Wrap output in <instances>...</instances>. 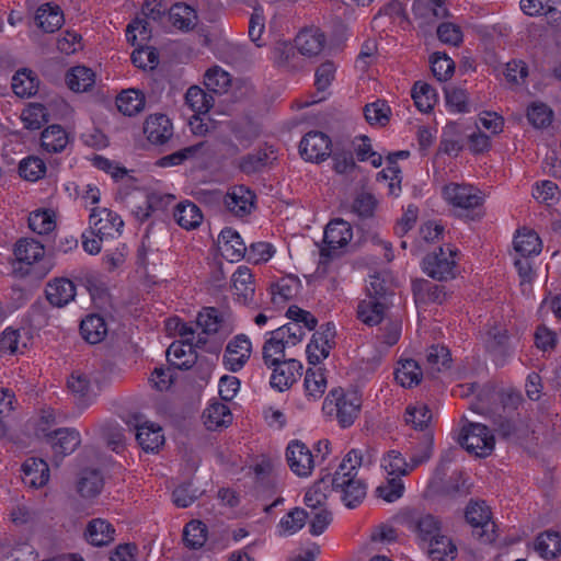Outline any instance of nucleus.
I'll use <instances>...</instances> for the list:
<instances>
[{
  "instance_id": "f257e3e1",
  "label": "nucleus",
  "mask_w": 561,
  "mask_h": 561,
  "mask_svg": "<svg viewBox=\"0 0 561 561\" xmlns=\"http://www.w3.org/2000/svg\"><path fill=\"white\" fill-rule=\"evenodd\" d=\"M362 400L356 392H344L341 388L332 389L324 399L322 411L334 416L341 427H350L358 417Z\"/></svg>"
},
{
  "instance_id": "f03ea898",
  "label": "nucleus",
  "mask_w": 561,
  "mask_h": 561,
  "mask_svg": "<svg viewBox=\"0 0 561 561\" xmlns=\"http://www.w3.org/2000/svg\"><path fill=\"white\" fill-rule=\"evenodd\" d=\"M14 256L20 264L26 265L24 271L20 267L22 275L33 273L36 277H43L53 267L51 262L45 259L44 245L35 239H20L14 248Z\"/></svg>"
},
{
  "instance_id": "7ed1b4c3",
  "label": "nucleus",
  "mask_w": 561,
  "mask_h": 561,
  "mask_svg": "<svg viewBox=\"0 0 561 561\" xmlns=\"http://www.w3.org/2000/svg\"><path fill=\"white\" fill-rule=\"evenodd\" d=\"M353 238L351 225L343 219L331 220L324 230V247L320 250L319 270L323 267L330 260L340 255V249L346 247Z\"/></svg>"
},
{
  "instance_id": "20e7f679",
  "label": "nucleus",
  "mask_w": 561,
  "mask_h": 561,
  "mask_svg": "<svg viewBox=\"0 0 561 561\" xmlns=\"http://www.w3.org/2000/svg\"><path fill=\"white\" fill-rule=\"evenodd\" d=\"M458 442L468 453L486 457L494 449L495 439L489 427L481 423L469 422L461 430Z\"/></svg>"
},
{
  "instance_id": "39448f33",
  "label": "nucleus",
  "mask_w": 561,
  "mask_h": 561,
  "mask_svg": "<svg viewBox=\"0 0 561 561\" xmlns=\"http://www.w3.org/2000/svg\"><path fill=\"white\" fill-rule=\"evenodd\" d=\"M457 249L450 244L439 247L423 259V271L437 280H448L456 276Z\"/></svg>"
},
{
  "instance_id": "423d86ee",
  "label": "nucleus",
  "mask_w": 561,
  "mask_h": 561,
  "mask_svg": "<svg viewBox=\"0 0 561 561\" xmlns=\"http://www.w3.org/2000/svg\"><path fill=\"white\" fill-rule=\"evenodd\" d=\"M482 340L486 352L492 356L493 362L497 366H503L514 352V345L507 334V330L502 325L494 324L488 327Z\"/></svg>"
},
{
  "instance_id": "0eeeda50",
  "label": "nucleus",
  "mask_w": 561,
  "mask_h": 561,
  "mask_svg": "<svg viewBox=\"0 0 561 561\" xmlns=\"http://www.w3.org/2000/svg\"><path fill=\"white\" fill-rule=\"evenodd\" d=\"M335 325L332 322L322 324L307 345L306 353L310 365H318L327 358L330 351L335 346Z\"/></svg>"
},
{
  "instance_id": "6e6552de",
  "label": "nucleus",
  "mask_w": 561,
  "mask_h": 561,
  "mask_svg": "<svg viewBox=\"0 0 561 561\" xmlns=\"http://www.w3.org/2000/svg\"><path fill=\"white\" fill-rule=\"evenodd\" d=\"M89 225L91 236L110 239L119 236L124 221L111 209L96 207L89 216Z\"/></svg>"
},
{
  "instance_id": "1a4fd4ad",
  "label": "nucleus",
  "mask_w": 561,
  "mask_h": 561,
  "mask_svg": "<svg viewBox=\"0 0 561 561\" xmlns=\"http://www.w3.org/2000/svg\"><path fill=\"white\" fill-rule=\"evenodd\" d=\"M142 415L135 414L127 421L130 430L136 432V439L145 451H154L164 443L162 428L151 422L144 421Z\"/></svg>"
},
{
  "instance_id": "9d476101",
  "label": "nucleus",
  "mask_w": 561,
  "mask_h": 561,
  "mask_svg": "<svg viewBox=\"0 0 561 561\" xmlns=\"http://www.w3.org/2000/svg\"><path fill=\"white\" fill-rule=\"evenodd\" d=\"M256 195L244 185H234L230 187L225 197L224 205L231 215L238 218H244L254 210Z\"/></svg>"
},
{
  "instance_id": "9b49d317",
  "label": "nucleus",
  "mask_w": 561,
  "mask_h": 561,
  "mask_svg": "<svg viewBox=\"0 0 561 561\" xmlns=\"http://www.w3.org/2000/svg\"><path fill=\"white\" fill-rule=\"evenodd\" d=\"M331 139L322 131L312 130L307 133L300 144V156L310 162L324 161L331 154Z\"/></svg>"
},
{
  "instance_id": "f8f14e48",
  "label": "nucleus",
  "mask_w": 561,
  "mask_h": 561,
  "mask_svg": "<svg viewBox=\"0 0 561 561\" xmlns=\"http://www.w3.org/2000/svg\"><path fill=\"white\" fill-rule=\"evenodd\" d=\"M443 196L453 206L463 209L476 208L483 202L481 191L469 184L449 183L443 187Z\"/></svg>"
},
{
  "instance_id": "ddd939ff",
  "label": "nucleus",
  "mask_w": 561,
  "mask_h": 561,
  "mask_svg": "<svg viewBox=\"0 0 561 561\" xmlns=\"http://www.w3.org/2000/svg\"><path fill=\"white\" fill-rule=\"evenodd\" d=\"M232 288L240 302L252 309L260 308V302L254 299L255 286L252 272L247 266H239L231 277Z\"/></svg>"
},
{
  "instance_id": "4468645a",
  "label": "nucleus",
  "mask_w": 561,
  "mask_h": 561,
  "mask_svg": "<svg viewBox=\"0 0 561 561\" xmlns=\"http://www.w3.org/2000/svg\"><path fill=\"white\" fill-rule=\"evenodd\" d=\"M252 353V344L245 334L236 335L225 351L224 360L231 371L240 370Z\"/></svg>"
},
{
  "instance_id": "2eb2a0df",
  "label": "nucleus",
  "mask_w": 561,
  "mask_h": 561,
  "mask_svg": "<svg viewBox=\"0 0 561 561\" xmlns=\"http://www.w3.org/2000/svg\"><path fill=\"white\" fill-rule=\"evenodd\" d=\"M286 458L291 471L299 477H308L314 467L310 449L301 442H291L286 450Z\"/></svg>"
},
{
  "instance_id": "dca6fc26",
  "label": "nucleus",
  "mask_w": 561,
  "mask_h": 561,
  "mask_svg": "<svg viewBox=\"0 0 561 561\" xmlns=\"http://www.w3.org/2000/svg\"><path fill=\"white\" fill-rule=\"evenodd\" d=\"M46 436L53 448L56 463L65 456L73 453L81 442L80 434L71 428H58Z\"/></svg>"
},
{
  "instance_id": "f3484780",
  "label": "nucleus",
  "mask_w": 561,
  "mask_h": 561,
  "mask_svg": "<svg viewBox=\"0 0 561 561\" xmlns=\"http://www.w3.org/2000/svg\"><path fill=\"white\" fill-rule=\"evenodd\" d=\"M272 368L271 386L278 391H285L301 376L302 364L291 358L275 364Z\"/></svg>"
},
{
  "instance_id": "a211bd4d",
  "label": "nucleus",
  "mask_w": 561,
  "mask_h": 561,
  "mask_svg": "<svg viewBox=\"0 0 561 561\" xmlns=\"http://www.w3.org/2000/svg\"><path fill=\"white\" fill-rule=\"evenodd\" d=\"M465 518L469 525L480 529L477 535L484 538L485 541H492L494 538L485 530L489 526H494L491 522V511L483 501H470L466 507Z\"/></svg>"
},
{
  "instance_id": "6ab92c4d",
  "label": "nucleus",
  "mask_w": 561,
  "mask_h": 561,
  "mask_svg": "<svg viewBox=\"0 0 561 561\" xmlns=\"http://www.w3.org/2000/svg\"><path fill=\"white\" fill-rule=\"evenodd\" d=\"M363 463V453L359 449H351L342 459L337 469L333 474L329 476L331 486H341L345 484L347 479L357 477L358 468Z\"/></svg>"
},
{
  "instance_id": "aec40b11",
  "label": "nucleus",
  "mask_w": 561,
  "mask_h": 561,
  "mask_svg": "<svg viewBox=\"0 0 561 561\" xmlns=\"http://www.w3.org/2000/svg\"><path fill=\"white\" fill-rule=\"evenodd\" d=\"M144 133L151 144L164 145L173 135V126L167 115L154 114L145 121Z\"/></svg>"
},
{
  "instance_id": "412c9836",
  "label": "nucleus",
  "mask_w": 561,
  "mask_h": 561,
  "mask_svg": "<svg viewBox=\"0 0 561 561\" xmlns=\"http://www.w3.org/2000/svg\"><path fill=\"white\" fill-rule=\"evenodd\" d=\"M167 358L170 365L175 368H191L197 359L196 352L193 348V340L171 343L167 350Z\"/></svg>"
},
{
  "instance_id": "4be33fe9",
  "label": "nucleus",
  "mask_w": 561,
  "mask_h": 561,
  "mask_svg": "<svg viewBox=\"0 0 561 561\" xmlns=\"http://www.w3.org/2000/svg\"><path fill=\"white\" fill-rule=\"evenodd\" d=\"M46 298L54 307H65L76 297V285L68 278H56L47 284Z\"/></svg>"
},
{
  "instance_id": "5701e85b",
  "label": "nucleus",
  "mask_w": 561,
  "mask_h": 561,
  "mask_svg": "<svg viewBox=\"0 0 561 561\" xmlns=\"http://www.w3.org/2000/svg\"><path fill=\"white\" fill-rule=\"evenodd\" d=\"M295 45L301 55L314 57L323 50L325 36L319 28H306L298 33Z\"/></svg>"
},
{
  "instance_id": "b1692460",
  "label": "nucleus",
  "mask_w": 561,
  "mask_h": 561,
  "mask_svg": "<svg viewBox=\"0 0 561 561\" xmlns=\"http://www.w3.org/2000/svg\"><path fill=\"white\" fill-rule=\"evenodd\" d=\"M115 529L107 520L94 518L87 525L84 537L89 543L103 547L110 545L114 540Z\"/></svg>"
},
{
  "instance_id": "393cba45",
  "label": "nucleus",
  "mask_w": 561,
  "mask_h": 561,
  "mask_svg": "<svg viewBox=\"0 0 561 561\" xmlns=\"http://www.w3.org/2000/svg\"><path fill=\"white\" fill-rule=\"evenodd\" d=\"M23 482L32 488H41L48 482L49 468L43 459L30 458L23 466Z\"/></svg>"
},
{
  "instance_id": "a878e982",
  "label": "nucleus",
  "mask_w": 561,
  "mask_h": 561,
  "mask_svg": "<svg viewBox=\"0 0 561 561\" xmlns=\"http://www.w3.org/2000/svg\"><path fill=\"white\" fill-rule=\"evenodd\" d=\"M499 399L502 403V408L505 411L507 407L511 409H516L517 404L520 401L519 396L513 393H503L495 392L494 389L490 387H485L478 394L479 402L471 405L473 411L479 413H485L488 411L486 403Z\"/></svg>"
},
{
  "instance_id": "bb28decb",
  "label": "nucleus",
  "mask_w": 561,
  "mask_h": 561,
  "mask_svg": "<svg viewBox=\"0 0 561 561\" xmlns=\"http://www.w3.org/2000/svg\"><path fill=\"white\" fill-rule=\"evenodd\" d=\"M387 308L388 301L366 298L357 306V318L363 323L374 327L383 320Z\"/></svg>"
},
{
  "instance_id": "cd10ccee",
  "label": "nucleus",
  "mask_w": 561,
  "mask_h": 561,
  "mask_svg": "<svg viewBox=\"0 0 561 561\" xmlns=\"http://www.w3.org/2000/svg\"><path fill=\"white\" fill-rule=\"evenodd\" d=\"M412 12L416 18L433 22L445 19L449 12L446 8V0H414Z\"/></svg>"
},
{
  "instance_id": "c85d7f7f",
  "label": "nucleus",
  "mask_w": 561,
  "mask_h": 561,
  "mask_svg": "<svg viewBox=\"0 0 561 561\" xmlns=\"http://www.w3.org/2000/svg\"><path fill=\"white\" fill-rule=\"evenodd\" d=\"M68 142V134L60 125H50L41 135V146L48 153L61 152Z\"/></svg>"
},
{
  "instance_id": "c756f323",
  "label": "nucleus",
  "mask_w": 561,
  "mask_h": 561,
  "mask_svg": "<svg viewBox=\"0 0 561 561\" xmlns=\"http://www.w3.org/2000/svg\"><path fill=\"white\" fill-rule=\"evenodd\" d=\"M80 333L90 344L100 343L107 334V325L99 314H89L80 323Z\"/></svg>"
},
{
  "instance_id": "7c9ffc66",
  "label": "nucleus",
  "mask_w": 561,
  "mask_h": 561,
  "mask_svg": "<svg viewBox=\"0 0 561 561\" xmlns=\"http://www.w3.org/2000/svg\"><path fill=\"white\" fill-rule=\"evenodd\" d=\"M204 424L209 431L226 427L232 422V414L228 405L214 402L203 413Z\"/></svg>"
},
{
  "instance_id": "2f4dec72",
  "label": "nucleus",
  "mask_w": 561,
  "mask_h": 561,
  "mask_svg": "<svg viewBox=\"0 0 561 561\" xmlns=\"http://www.w3.org/2000/svg\"><path fill=\"white\" fill-rule=\"evenodd\" d=\"M35 21L37 26L44 32L53 33L61 27L64 15L59 7H51L49 3H46L37 9Z\"/></svg>"
},
{
  "instance_id": "473e14b6",
  "label": "nucleus",
  "mask_w": 561,
  "mask_h": 561,
  "mask_svg": "<svg viewBox=\"0 0 561 561\" xmlns=\"http://www.w3.org/2000/svg\"><path fill=\"white\" fill-rule=\"evenodd\" d=\"M173 216L176 222L186 230L197 228L203 220L199 207L192 202L179 203L174 209Z\"/></svg>"
},
{
  "instance_id": "72a5a7b5",
  "label": "nucleus",
  "mask_w": 561,
  "mask_h": 561,
  "mask_svg": "<svg viewBox=\"0 0 561 561\" xmlns=\"http://www.w3.org/2000/svg\"><path fill=\"white\" fill-rule=\"evenodd\" d=\"M168 18L181 31H190L197 23L195 10L185 3H175L169 8Z\"/></svg>"
},
{
  "instance_id": "f704fd0d",
  "label": "nucleus",
  "mask_w": 561,
  "mask_h": 561,
  "mask_svg": "<svg viewBox=\"0 0 561 561\" xmlns=\"http://www.w3.org/2000/svg\"><path fill=\"white\" fill-rule=\"evenodd\" d=\"M94 72L84 66H76L66 75V83L75 92H85L94 85Z\"/></svg>"
},
{
  "instance_id": "c9c22d12",
  "label": "nucleus",
  "mask_w": 561,
  "mask_h": 561,
  "mask_svg": "<svg viewBox=\"0 0 561 561\" xmlns=\"http://www.w3.org/2000/svg\"><path fill=\"white\" fill-rule=\"evenodd\" d=\"M331 488L343 493L342 500L350 508L357 506L366 495V484L357 477L347 479L344 485Z\"/></svg>"
},
{
  "instance_id": "e433bc0d",
  "label": "nucleus",
  "mask_w": 561,
  "mask_h": 561,
  "mask_svg": "<svg viewBox=\"0 0 561 561\" xmlns=\"http://www.w3.org/2000/svg\"><path fill=\"white\" fill-rule=\"evenodd\" d=\"M12 90L21 96H31L38 91V79L36 75L30 69H21L15 72L12 78Z\"/></svg>"
},
{
  "instance_id": "4c0bfd02",
  "label": "nucleus",
  "mask_w": 561,
  "mask_h": 561,
  "mask_svg": "<svg viewBox=\"0 0 561 561\" xmlns=\"http://www.w3.org/2000/svg\"><path fill=\"white\" fill-rule=\"evenodd\" d=\"M271 336L266 339L262 347V357L266 367L272 368L273 365L285 362V347L287 344L276 336L273 331L268 333Z\"/></svg>"
},
{
  "instance_id": "58836bf2",
  "label": "nucleus",
  "mask_w": 561,
  "mask_h": 561,
  "mask_svg": "<svg viewBox=\"0 0 561 561\" xmlns=\"http://www.w3.org/2000/svg\"><path fill=\"white\" fill-rule=\"evenodd\" d=\"M145 95L135 89L123 91L116 99V106L121 113L133 116L145 107Z\"/></svg>"
},
{
  "instance_id": "ea45409f",
  "label": "nucleus",
  "mask_w": 561,
  "mask_h": 561,
  "mask_svg": "<svg viewBox=\"0 0 561 561\" xmlns=\"http://www.w3.org/2000/svg\"><path fill=\"white\" fill-rule=\"evenodd\" d=\"M332 490L329 476H322L305 494V504L310 511L323 508L328 492Z\"/></svg>"
},
{
  "instance_id": "a19ab883",
  "label": "nucleus",
  "mask_w": 561,
  "mask_h": 561,
  "mask_svg": "<svg viewBox=\"0 0 561 561\" xmlns=\"http://www.w3.org/2000/svg\"><path fill=\"white\" fill-rule=\"evenodd\" d=\"M428 554L434 561H451L457 554V548L449 537L439 534L428 541Z\"/></svg>"
},
{
  "instance_id": "79ce46f5",
  "label": "nucleus",
  "mask_w": 561,
  "mask_h": 561,
  "mask_svg": "<svg viewBox=\"0 0 561 561\" xmlns=\"http://www.w3.org/2000/svg\"><path fill=\"white\" fill-rule=\"evenodd\" d=\"M426 365L428 373L432 375L450 368V351L439 344L430 346L426 353Z\"/></svg>"
},
{
  "instance_id": "37998d69",
  "label": "nucleus",
  "mask_w": 561,
  "mask_h": 561,
  "mask_svg": "<svg viewBox=\"0 0 561 561\" xmlns=\"http://www.w3.org/2000/svg\"><path fill=\"white\" fill-rule=\"evenodd\" d=\"M412 99L419 111L427 113L437 102L435 89L426 82L417 81L412 88Z\"/></svg>"
},
{
  "instance_id": "c03bdc74",
  "label": "nucleus",
  "mask_w": 561,
  "mask_h": 561,
  "mask_svg": "<svg viewBox=\"0 0 561 561\" xmlns=\"http://www.w3.org/2000/svg\"><path fill=\"white\" fill-rule=\"evenodd\" d=\"M219 239L224 244V251L231 257V261L240 260L247 254L248 248L236 230L225 228L221 230Z\"/></svg>"
},
{
  "instance_id": "a18cd8bd",
  "label": "nucleus",
  "mask_w": 561,
  "mask_h": 561,
  "mask_svg": "<svg viewBox=\"0 0 561 561\" xmlns=\"http://www.w3.org/2000/svg\"><path fill=\"white\" fill-rule=\"evenodd\" d=\"M103 488V477L98 469H84L78 481V492L83 497H94Z\"/></svg>"
},
{
  "instance_id": "49530a36",
  "label": "nucleus",
  "mask_w": 561,
  "mask_h": 561,
  "mask_svg": "<svg viewBox=\"0 0 561 561\" xmlns=\"http://www.w3.org/2000/svg\"><path fill=\"white\" fill-rule=\"evenodd\" d=\"M214 96L197 85L188 88L185 103L195 114H206L214 105Z\"/></svg>"
},
{
  "instance_id": "de8ad7c7",
  "label": "nucleus",
  "mask_w": 561,
  "mask_h": 561,
  "mask_svg": "<svg viewBox=\"0 0 561 561\" xmlns=\"http://www.w3.org/2000/svg\"><path fill=\"white\" fill-rule=\"evenodd\" d=\"M67 386L71 393L84 403L91 401L95 396L89 376L80 370L70 375Z\"/></svg>"
},
{
  "instance_id": "09e8293b",
  "label": "nucleus",
  "mask_w": 561,
  "mask_h": 561,
  "mask_svg": "<svg viewBox=\"0 0 561 561\" xmlns=\"http://www.w3.org/2000/svg\"><path fill=\"white\" fill-rule=\"evenodd\" d=\"M400 366L396 369V380L402 386L411 388L419 385L422 378V369L414 359L401 360Z\"/></svg>"
},
{
  "instance_id": "8fccbe9b",
  "label": "nucleus",
  "mask_w": 561,
  "mask_h": 561,
  "mask_svg": "<svg viewBox=\"0 0 561 561\" xmlns=\"http://www.w3.org/2000/svg\"><path fill=\"white\" fill-rule=\"evenodd\" d=\"M440 526L442 523L438 517L432 514H424L413 519V530L424 542H428L439 535Z\"/></svg>"
},
{
  "instance_id": "3c124183",
  "label": "nucleus",
  "mask_w": 561,
  "mask_h": 561,
  "mask_svg": "<svg viewBox=\"0 0 561 561\" xmlns=\"http://www.w3.org/2000/svg\"><path fill=\"white\" fill-rule=\"evenodd\" d=\"M434 437L432 433H425L419 442L411 447L410 467L416 468L430 460L433 454Z\"/></svg>"
},
{
  "instance_id": "603ef678",
  "label": "nucleus",
  "mask_w": 561,
  "mask_h": 561,
  "mask_svg": "<svg viewBox=\"0 0 561 561\" xmlns=\"http://www.w3.org/2000/svg\"><path fill=\"white\" fill-rule=\"evenodd\" d=\"M514 249L524 257L538 254L541 251V240L535 231L518 232L514 239Z\"/></svg>"
},
{
  "instance_id": "864d4df0",
  "label": "nucleus",
  "mask_w": 561,
  "mask_h": 561,
  "mask_svg": "<svg viewBox=\"0 0 561 561\" xmlns=\"http://www.w3.org/2000/svg\"><path fill=\"white\" fill-rule=\"evenodd\" d=\"M304 386L306 390V396L309 399H320L323 396L327 388V379L324 377L323 371L320 368L307 369Z\"/></svg>"
},
{
  "instance_id": "5fc2aeb1",
  "label": "nucleus",
  "mask_w": 561,
  "mask_h": 561,
  "mask_svg": "<svg viewBox=\"0 0 561 561\" xmlns=\"http://www.w3.org/2000/svg\"><path fill=\"white\" fill-rule=\"evenodd\" d=\"M382 467L388 476L402 477L409 474L414 468L410 467L403 455L398 450H390L382 459Z\"/></svg>"
},
{
  "instance_id": "6e6d98bb",
  "label": "nucleus",
  "mask_w": 561,
  "mask_h": 561,
  "mask_svg": "<svg viewBox=\"0 0 561 561\" xmlns=\"http://www.w3.org/2000/svg\"><path fill=\"white\" fill-rule=\"evenodd\" d=\"M536 550L541 557L551 559L561 552V537L558 533L546 531L536 538Z\"/></svg>"
},
{
  "instance_id": "4d7b16f0",
  "label": "nucleus",
  "mask_w": 561,
  "mask_h": 561,
  "mask_svg": "<svg viewBox=\"0 0 561 561\" xmlns=\"http://www.w3.org/2000/svg\"><path fill=\"white\" fill-rule=\"evenodd\" d=\"M21 119L28 130H37L48 122V113L43 104H30L22 111Z\"/></svg>"
},
{
  "instance_id": "13d9d810",
  "label": "nucleus",
  "mask_w": 561,
  "mask_h": 561,
  "mask_svg": "<svg viewBox=\"0 0 561 561\" xmlns=\"http://www.w3.org/2000/svg\"><path fill=\"white\" fill-rule=\"evenodd\" d=\"M431 70L433 76L440 82L451 78L455 71V62L446 54L434 53L431 56Z\"/></svg>"
},
{
  "instance_id": "bf43d9fd",
  "label": "nucleus",
  "mask_w": 561,
  "mask_h": 561,
  "mask_svg": "<svg viewBox=\"0 0 561 561\" xmlns=\"http://www.w3.org/2000/svg\"><path fill=\"white\" fill-rule=\"evenodd\" d=\"M45 173L46 164L38 157L30 156L24 158L19 164V174L26 181L35 182L42 179Z\"/></svg>"
},
{
  "instance_id": "052dcab7",
  "label": "nucleus",
  "mask_w": 561,
  "mask_h": 561,
  "mask_svg": "<svg viewBox=\"0 0 561 561\" xmlns=\"http://www.w3.org/2000/svg\"><path fill=\"white\" fill-rule=\"evenodd\" d=\"M404 420L407 424H411L415 430H423L431 422L432 412L426 404L417 403L407 408Z\"/></svg>"
},
{
  "instance_id": "680f3d73",
  "label": "nucleus",
  "mask_w": 561,
  "mask_h": 561,
  "mask_svg": "<svg viewBox=\"0 0 561 561\" xmlns=\"http://www.w3.org/2000/svg\"><path fill=\"white\" fill-rule=\"evenodd\" d=\"M206 525L199 520H191L183 531V540L191 549H198L206 541Z\"/></svg>"
},
{
  "instance_id": "e2e57ef3",
  "label": "nucleus",
  "mask_w": 561,
  "mask_h": 561,
  "mask_svg": "<svg viewBox=\"0 0 561 561\" xmlns=\"http://www.w3.org/2000/svg\"><path fill=\"white\" fill-rule=\"evenodd\" d=\"M28 227L37 234H46L56 227L54 215L49 210H35L28 216Z\"/></svg>"
},
{
  "instance_id": "0e129e2a",
  "label": "nucleus",
  "mask_w": 561,
  "mask_h": 561,
  "mask_svg": "<svg viewBox=\"0 0 561 561\" xmlns=\"http://www.w3.org/2000/svg\"><path fill=\"white\" fill-rule=\"evenodd\" d=\"M552 110L545 103L534 102L527 110V119L536 128H543L551 124Z\"/></svg>"
},
{
  "instance_id": "69168bd1",
  "label": "nucleus",
  "mask_w": 561,
  "mask_h": 561,
  "mask_svg": "<svg viewBox=\"0 0 561 561\" xmlns=\"http://www.w3.org/2000/svg\"><path fill=\"white\" fill-rule=\"evenodd\" d=\"M404 492V484L401 478L391 477L376 488L375 493L378 497L388 503L399 500Z\"/></svg>"
},
{
  "instance_id": "338daca9",
  "label": "nucleus",
  "mask_w": 561,
  "mask_h": 561,
  "mask_svg": "<svg viewBox=\"0 0 561 561\" xmlns=\"http://www.w3.org/2000/svg\"><path fill=\"white\" fill-rule=\"evenodd\" d=\"M221 321L220 313L216 308H205L197 316L196 327L205 334H215L219 331Z\"/></svg>"
},
{
  "instance_id": "774afa93",
  "label": "nucleus",
  "mask_w": 561,
  "mask_h": 561,
  "mask_svg": "<svg viewBox=\"0 0 561 561\" xmlns=\"http://www.w3.org/2000/svg\"><path fill=\"white\" fill-rule=\"evenodd\" d=\"M205 85L214 93H222L230 85V76L219 67L209 69L205 73Z\"/></svg>"
}]
</instances>
